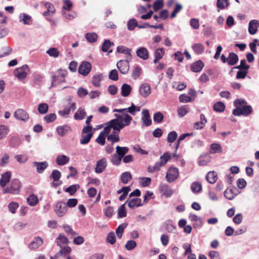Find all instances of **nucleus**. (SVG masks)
Instances as JSON below:
<instances>
[{"label":"nucleus","instance_id":"1","mask_svg":"<svg viewBox=\"0 0 259 259\" xmlns=\"http://www.w3.org/2000/svg\"><path fill=\"white\" fill-rule=\"evenodd\" d=\"M115 118L111 119L107 122V125L104 128V130L101 133H103L104 135H108L110 133L111 128L113 131L120 132V131L125 127L123 124H120L118 119L120 118L119 116L115 115Z\"/></svg>","mask_w":259,"mask_h":259},{"label":"nucleus","instance_id":"2","mask_svg":"<svg viewBox=\"0 0 259 259\" xmlns=\"http://www.w3.org/2000/svg\"><path fill=\"white\" fill-rule=\"evenodd\" d=\"M170 157V153L168 152L164 153L163 155L160 157L159 161L156 162L154 166L150 165L148 167V171L153 172L160 170V167L165 165Z\"/></svg>","mask_w":259,"mask_h":259},{"label":"nucleus","instance_id":"3","mask_svg":"<svg viewBox=\"0 0 259 259\" xmlns=\"http://www.w3.org/2000/svg\"><path fill=\"white\" fill-rule=\"evenodd\" d=\"M113 112H118L122 114H114V116L115 117V115L119 116L120 118L118 119L119 122L120 124H123V125H125V126H128L131 121L133 119V118L131 116H130L129 114H128L126 112V108H123V109H114L113 110Z\"/></svg>","mask_w":259,"mask_h":259},{"label":"nucleus","instance_id":"4","mask_svg":"<svg viewBox=\"0 0 259 259\" xmlns=\"http://www.w3.org/2000/svg\"><path fill=\"white\" fill-rule=\"evenodd\" d=\"M22 184L20 181L17 179H13L9 186L4 190V193H11L12 194H18L20 192Z\"/></svg>","mask_w":259,"mask_h":259},{"label":"nucleus","instance_id":"5","mask_svg":"<svg viewBox=\"0 0 259 259\" xmlns=\"http://www.w3.org/2000/svg\"><path fill=\"white\" fill-rule=\"evenodd\" d=\"M67 73L66 71L62 69L59 70L55 74H53L52 76V87H55L57 85L65 82V77Z\"/></svg>","mask_w":259,"mask_h":259},{"label":"nucleus","instance_id":"6","mask_svg":"<svg viewBox=\"0 0 259 259\" xmlns=\"http://www.w3.org/2000/svg\"><path fill=\"white\" fill-rule=\"evenodd\" d=\"M29 66L25 64L22 66L16 68L14 72V75L20 80L25 78L27 75V72L29 71Z\"/></svg>","mask_w":259,"mask_h":259},{"label":"nucleus","instance_id":"7","mask_svg":"<svg viewBox=\"0 0 259 259\" xmlns=\"http://www.w3.org/2000/svg\"><path fill=\"white\" fill-rule=\"evenodd\" d=\"M252 112V109L251 106L246 105L243 106L242 108H235L233 110V114L235 116H248Z\"/></svg>","mask_w":259,"mask_h":259},{"label":"nucleus","instance_id":"8","mask_svg":"<svg viewBox=\"0 0 259 259\" xmlns=\"http://www.w3.org/2000/svg\"><path fill=\"white\" fill-rule=\"evenodd\" d=\"M68 210L66 203L60 201L58 202L55 207V211L59 217H63Z\"/></svg>","mask_w":259,"mask_h":259},{"label":"nucleus","instance_id":"9","mask_svg":"<svg viewBox=\"0 0 259 259\" xmlns=\"http://www.w3.org/2000/svg\"><path fill=\"white\" fill-rule=\"evenodd\" d=\"M14 117L19 120L26 122L29 119V116L27 112L22 109H18L15 111L14 114Z\"/></svg>","mask_w":259,"mask_h":259},{"label":"nucleus","instance_id":"10","mask_svg":"<svg viewBox=\"0 0 259 259\" xmlns=\"http://www.w3.org/2000/svg\"><path fill=\"white\" fill-rule=\"evenodd\" d=\"M91 68V64L88 61H84L80 65L78 68V72L83 76H86L90 72Z\"/></svg>","mask_w":259,"mask_h":259},{"label":"nucleus","instance_id":"11","mask_svg":"<svg viewBox=\"0 0 259 259\" xmlns=\"http://www.w3.org/2000/svg\"><path fill=\"white\" fill-rule=\"evenodd\" d=\"M117 67L121 73L126 74L130 68L128 61L126 60H121L117 62Z\"/></svg>","mask_w":259,"mask_h":259},{"label":"nucleus","instance_id":"12","mask_svg":"<svg viewBox=\"0 0 259 259\" xmlns=\"http://www.w3.org/2000/svg\"><path fill=\"white\" fill-rule=\"evenodd\" d=\"M159 190L162 195L167 198L170 197L174 193L171 188L167 184L163 183L160 184Z\"/></svg>","mask_w":259,"mask_h":259},{"label":"nucleus","instance_id":"13","mask_svg":"<svg viewBox=\"0 0 259 259\" xmlns=\"http://www.w3.org/2000/svg\"><path fill=\"white\" fill-rule=\"evenodd\" d=\"M179 171L178 168L176 167H171L169 169L166 179L169 183H172L175 181L178 177Z\"/></svg>","mask_w":259,"mask_h":259},{"label":"nucleus","instance_id":"14","mask_svg":"<svg viewBox=\"0 0 259 259\" xmlns=\"http://www.w3.org/2000/svg\"><path fill=\"white\" fill-rule=\"evenodd\" d=\"M107 166V160L105 158H102L97 162L95 172L97 174L102 172Z\"/></svg>","mask_w":259,"mask_h":259},{"label":"nucleus","instance_id":"15","mask_svg":"<svg viewBox=\"0 0 259 259\" xmlns=\"http://www.w3.org/2000/svg\"><path fill=\"white\" fill-rule=\"evenodd\" d=\"M142 121L146 126H149L152 124V120L150 118L149 112L148 109H143L142 112Z\"/></svg>","mask_w":259,"mask_h":259},{"label":"nucleus","instance_id":"16","mask_svg":"<svg viewBox=\"0 0 259 259\" xmlns=\"http://www.w3.org/2000/svg\"><path fill=\"white\" fill-rule=\"evenodd\" d=\"M44 241L42 238L37 236L34 238L29 244L28 247L29 249L34 250L38 248L39 246L42 245Z\"/></svg>","mask_w":259,"mask_h":259},{"label":"nucleus","instance_id":"17","mask_svg":"<svg viewBox=\"0 0 259 259\" xmlns=\"http://www.w3.org/2000/svg\"><path fill=\"white\" fill-rule=\"evenodd\" d=\"M139 93L142 97H147L151 93L150 86L147 83L142 84L139 88Z\"/></svg>","mask_w":259,"mask_h":259},{"label":"nucleus","instance_id":"18","mask_svg":"<svg viewBox=\"0 0 259 259\" xmlns=\"http://www.w3.org/2000/svg\"><path fill=\"white\" fill-rule=\"evenodd\" d=\"M11 177V172L9 171H7L3 174L0 179V186L2 188L5 187L8 183L10 182Z\"/></svg>","mask_w":259,"mask_h":259},{"label":"nucleus","instance_id":"19","mask_svg":"<svg viewBox=\"0 0 259 259\" xmlns=\"http://www.w3.org/2000/svg\"><path fill=\"white\" fill-rule=\"evenodd\" d=\"M136 54L138 57L143 60H147L149 57L148 51L145 47H140L137 49Z\"/></svg>","mask_w":259,"mask_h":259},{"label":"nucleus","instance_id":"20","mask_svg":"<svg viewBox=\"0 0 259 259\" xmlns=\"http://www.w3.org/2000/svg\"><path fill=\"white\" fill-rule=\"evenodd\" d=\"M71 127L67 124L59 126L56 128L57 134L61 137L64 136L68 132H71Z\"/></svg>","mask_w":259,"mask_h":259},{"label":"nucleus","instance_id":"21","mask_svg":"<svg viewBox=\"0 0 259 259\" xmlns=\"http://www.w3.org/2000/svg\"><path fill=\"white\" fill-rule=\"evenodd\" d=\"M204 64L201 60H198L192 64L191 65V70L194 72H199L203 69Z\"/></svg>","mask_w":259,"mask_h":259},{"label":"nucleus","instance_id":"22","mask_svg":"<svg viewBox=\"0 0 259 259\" xmlns=\"http://www.w3.org/2000/svg\"><path fill=\"white\" fill-rule=\"evenodd\" d=\"M33 165L36 167L37 172L42 173L48 167V163L46 161L34 162Z\"/></svg>","mask_w":259,"mask_h":259},{"label":"nucleus","instance_id":"23","mask_svg":"<svg viewBox=\"0 0 259 259\" xmlns=\"http://www.w3.org/2000/svg\"><path fill=\"white\" fill-rule=\"evenodd\" d=\"M119 133L120 132H117L116 131V132L113 131L112 134L107 136V141L111 142L112 145H113L114 143L119 142L120 140V138L119 136Z\"/></svg>","mask_w":259,"mask_h":259},{"label":"nucleus","instance_id":"24","mask_svg":"<svg viewBox=\"0 0 259 259\" xmlns=\"http://www.w3.org/2000/svg\"><path fill=\"white\" fill-rule=\"evenodd\" d=\"M45 6L47 9V10L44 12V16H52L55 13V9L53 5L50 2H46L45 4Z\"/></svg>","mask_w":259,"mask_h":259},{"label":"nucleus","instance_id":"25","mask_svg":"<svg viewBox=\"0 0 259 259\" xmlns=\"http://www.w3.org/2000/svg\"><path fill=\"white\" fill-rule=\"evenodd\" d=\"M69 160V157L65 155H59L56 159V162L59 165H64L68 163Z\"/></svg>","mask_w":259,"mask_h":259},{"label":"nucleus","instance_id":"26","mask_svg":"<svg viewBox=\"0 0 259 259\" xmlns=\"http://www.w3.org/2000/svg\"><path fill=\"white\" fill-rule=\"evenodd\" d=\"M19 18V21L25 25H30L32 21L31 17L25 13H21Z\"/></svg>","mask_w":259,"mask_h":259},{"label":"nucleus","instance_id":"27","mask_svg":"<svg viewBox=\"0 0 259 259\" xmlns=\"http://www.w3.org/2000/svg\"><path fill=\"white\" fill-rule=\"evenodd\" d=\"M258 24V21L256 20H252L249 22L248 25V32L250 34L253 35L256 33L257 30L256 25Z\"/></svg>","mask_w":259,"mask_h":259},{"label":"nucleus","instance_id":"28","mask_svg":"<svg viewBox=\"0 0 259 259\" xmlns=\"http://www.w3.org/2000/svg\"><path fill=\"white\" fill-rule=\"evenodd\" d=\"M239 58L238 55L233 52L229 53L228 59V64L231 66L235 65L238 61Z\"/></svg>","mask_w":259,"mask_h":259},{"label":"nucleus","instance_id":"29","mask_svg":"<svg viewBox=\"0 0 259 259\" xmlns=\"http://www.w3.org/2000/svg\"><path fill=\"white\" fill-rule=\"evenodd\" d=\"M164 54V52L163 48H158L156 49L154 53V63L156 64L159 60L162 59Z\"/></svg>","mask_w":259,"mask_h":259},{"label":"nucleus","instance_id":"30","mask_svg":"<svg viewBox=\"0 0 259 259\" xmlns=\"http://www.w3.org/2000/svg\"><path fill=\"white\" fill-rule=\"evenodd\" d=\"M132 91V87L127 83H124L121 87V94L123 97H127Z\"/></svg>","mask_w":259,"mask_h":259},{"label":"nucleus","instance_id":"31","mask_svg":"<svg viewBox=\"0 0 259 259\" xmlns=\"http://www.w3.org/2000/svg\"><path fill=\"white\" fill-rule=\"evenodd\" d=\"M128 206L130 208H134V207H139L142 205L141 203V199L139 198H133L129 201H126Z\"/></svg>","mask_w":259,"mask_h":259},{"label":"nucleus","instance_id":"32","mask_svg":"<svg viewBox=\"0 0 259 259\" xmlns=\"http://www.w3.org/2000/svg\"><path fill=\"white\" fill-rule=\"evenodd\" d=\"M205 179L210 184H214L217 180V174L214 171H209L206 175Z\"/></svg>","mask_w":259,"mask_h":259},{"label":"nucleus","instance_id":"33","mask_svg":"<svg viewBox=\"0 0 259 259\" xmlns=\"http://www.w3.org/2000/svg\"><path fill=\"white\" fill-rule=\"evenodd\" d=\"M128 148L126 147H120L119 146H117L116 147V154L121 158H123L128 152Z\"/></svg>","mask_w":259,"mask_h":259},{"label":"nucleus","instance_id":"34","mask_svg":"<svg viewBox=\"0 0 259 259\" xmlns=\"http://www.w3.org/2000/svg\"><path fill=\"white\" fill-rule=\"evenodd\" d=\"M103 75L102 73L96 74L92 77V83L96 87H99L101 85V81L102 79Z\"/></svg>","mask_w":259,"mask_h":259},{"label":"nucleus","instance_id":"35","mask_svg":"<svg viewBox=\"0 0 259 259\" xmlns=\"http://www.w3.org/2000/svg\"><path fill=\"white\" fill-rule=\"evenodd\" d=\"M120 179L123 184H126L132 179V176L129 171H126L121 174Z\"/></svg>","mask_w":259,"mask_h":259},{"label":"nucleus","instance_id":"36","mask_svg":"<svg viewBox=\"0 0 259 259\" xmlns=\"http://www.w3.org/2000/svg\"><path fill=\"white\" fill-rule=\"evenodd\" d=\"M56 242L58 246H60V247H62V246L64 245H66L68 243V240L65 236L64 235L60 234L57 238Z\"/></svg>","mask_w":259,"mask_h":259},{"label":"nucleus","instance_id":"37","mask_svg":"<svg viewBox=\"0 0 259 259\" xmlns=\"http://www.w3.org/2000/svg\"><path fill=\"white\" fill-rule=\"evenodd\" d=\"M127 226V223H122L116 229L115 233L118 238L120 239L122 237L124 230Z\"/></svg>","mask_w":259,"mask_h":259},{"label":"nucleus","instance_id":"38","mask_svg":"<svg viewBox=\"0 0 259 259\" xmlns=\"http://www.w3.org/2000/svg\"><path fill=\"white\" fill-rule=\"evenodd\" d=\"M86 112L84 109L79 108L74 114V118L75 120H82L84 118Z\"/></svg>","mask_w":259,"mask_h":259},{"label":"nucleus","instance_id":"39","mask_svg":"<svg viewBox=\"0 0 259 259\" xmlns=\"http://www.w3.org/2000/svg\"><path fill=\"white\" fill-rule=\"evenodd\" d=\"M191 189L193 193H199L202 191V185L199 182H193L191 185Z\"/></svg>","mask_w":259,"mask_h":259},{"label":"nucleus","instance_id":"40","mask_svg":"<svg viewBox=\"0 0 259 259\" xmlns=\"http://www.w3.org/2000/svg\"><path fill=\"white\" fill-rule=\"evenodd\" d=\"M132 50L124 46H119L116 48V52L119 53L123 54L125 55L131 56V52Z\"/></svg>","mask_w":259,"mask_h":259},{"label":"nucleus","instance_id":"41","mask_svg":"<svg viewBox=\"0 0 259 259\" xmlns=\"http://www.w3.org/2000/svg\"><path fill=\"white\" fill-rule=\"evenodd\" d=\"M93 133H89L88 134H84L81 133V139L80 143L82 145L87 144L90 141L92 136Z\"/></svg>","mask_w":259,"mask_h":259},{"label":"nucleus","instance_id":"42","mask_svg":"<svg viewBox=\"0 0 259 259\" xmlns=\"http://www.w3.org/2000/svg\"><path fill=\"white\" fill-rule=\"evenodd\" d=\"M192 48L194 52L198 55L201 54L204 50V46L201 44L199 43L194 44L192 46Z\"/></svg>","mask_w":259,"mask_h":259},{"label":"nucleus","instance_id":"43","mask_svg":"<svg viewBox=\"0 0 259 259\" xmlns=\"http://www.w3.org/2000/svg\"><path fill=\"white\" fill-rule=\"evenodd\" d=\"M222 152V147L220 144L218 143H213L211 144L209 150V153L214 154Z\"/></svg>","mask_w":259,"mask_h":259},{"label":"nucleus","instance_id":"44","mask_svg":"<svg viewBox=\"0 0 259 259\" xmlns=\"http://www.w3.org/2000/svg\"><path fill=\"white\" fill-rule=\"evenodd\" d=\"M27 202L30 206H35L38 202V198L34 194H31L27 198Z\"/></svg>","mask_w":259,"mask_h":259},{"label":"nucleus","instance_id":"45","mask_svg":"<svg viewBox=\"0 0 259 259\" xmlns=\"http://www.w3.org/2000/svg\"><path fill=\"white\" fill-rule=\"evenodd\" d=\"M125 203L122 204L118 209L117 218H123L126 216V211L125 206Z\"/></svg>","mask_w":259,"mask_h":259},{"label":"nucleus","instance_id":"46","mask_svg":"<svg viewBox=\"0 0 259 259\" xmlns=\"http://www.w3.org/2000/svg\"><path fill=\"white\" fill-rule=\"evenodd\" d=\"M225 109V105L223 102L219 101L213 105V110L218 112H222Z\"/></svg>","mask_w":259,"mask_h":259},{"label":"nucleus","instance_id":"47","mask_svg":"<svg viewBox=\"0 0 259 259\" xmlns=\"http://www.w3.org/2000/svg\"><path fill=\"white\" fill-rule=\"evenodd\" d=\"M85 37L87 40L90 43L95 42L98 38V35L95 32L87 33Z\"/></svg>","mask_w":259,"mask_h":259},{"label":"nucleus","instance_id":"48","mask_svg":"<svg viewBox=\"0 0 259 259\" xmlns=\"http://www.w3.org/2000/svg\"><path fill=\"white\" fill-rule=\"evenodd\" d=\"M9 132L8 126L1 124L0 125V140L5 138Z\"/></svg>","mask_w":259,"mask_h":259},{"label":"nucleus","instance_id":"49","mask_svg":"<svg viewBox=\"0 0 259 259\" xmlns=\"http://www.w3.org/2000/svg\"><path fill=\"white\" fill-rule=\"evenodd\" d=\"M127 28L129 30H134L135 27H138V24L135 18L131 19L128 20L127 24Z\"/></svg>","mask_w":259,"mask_h":259},{"label":"nucleus","instance_id":"50","mask_svg":"<svg viewBox=\"0 0 259 259\" xmlns=\"http://www.w3.org/2000/svg\"><path fill=\"white\" fill-rule=\"evenodd\" d=\"M189 112V108L186 105H184L178 109V115L180 117H184Z\"/></svg>","mask_w":259,"mask_h":259},{"label":"nucleus","instance_id":"51","mask_svg":"<svg viewBox=\"0 0 259 259\" xmlns=\"http://www.w3.org/2000/svg\"><path fill=\"white\" fill-rule=\"evenodd\" d=\"M49 110V106L47 103H40L38 106V111L40 114H45Z\"/></svg>","mask_w":259,"mask_h":259},{"label":"nucleus","instance_id":"52","mask_svg":"<svg viewBox=\"0 0 259 259\" xmlns=\"http://www.w3.org/2000/svg\"><path fill=\"white\" fill-rule=\"evenodd\" d=\"M79 188V186L77 184L72 185L65 189V191L69 193L70 195H73L76 193Z\"/></svg>","mask_w":259,"mask_h":259},{"label":"nucleus","instance_id":"53","mask_svg":"<svg viewBox=\"0 0 259 259\" xmlns=\"http://www.w3.org/2000/svg\"><path fill=\"white\" fill-rule=\"evenodd\" d=\"M122 159V158L115 153L111 155V161L114 165H118L120 164Z\"/></svg>","mask_w":259,"mask_h":259},{"label":"nucleus","instance_id":"54","mask_svg":"<svg viewBox=\"0 0 259 259\" xmlns=\"http://www.w3.org/2000/svg\"><path fill=\"white\" fill-rule=\"evenodd\" d=\"M178 137V134L175 131H172L168 133L167 141L168 143H172L175 141Z\"/></svg>","mask_w":259,"mask_h":259},{"label":"nucleus","instance_id":"55","mask_svg":"<svg viewBox=\"0 0 259 259\" xmlns=\"http://www.w3.org/2000/svg\"><path fill=\"white\" fill-rule=\"evenodd\" d=\"M50 56L57 58L59 55V52L56 48H51L47 51L46 52Z\"/></svg>","mask_w":259,"mask_h":259},{"label":"nucleus","instance_id":"56","mask_svg":"<svg viewBox=\"0 0 259 259\" xmlns=\"http://www.w3.org/2000/svg\"><path fill=\"white\" fill-rule=\"evenodd\" d=\"M142 72L141 68L139 66H135L133 70L132 77L134 79H137L140 75Z\"/></svg>","mask_w":259,"mask_h":259},{"label":"nucleus","instance_id":"57","mask_svg":"<svg viewBox=\"0 0 259 259\" xmlns=\"http://www.w3.org/2000/svg\"><path fill=\"white\" fill-rule=\"evenodd\" d=\"M12 49L9 47H5L0 51V58L7 56L12 53Z\"/></svg>","mask_w":259,"mask_h":259},{"label":"nucleus","instance_id":"58","mask_svg":"<svg viewBox=\"0 0 259 259\" xmlns=\"http://www.w3.org/2000/svg\"><path fill=\"white\" fill-rule=\"evenodd\" d=\"M229 5V0H217V6L220 9H224Z\"/></svg>","mask_w":259,"mask_h":259},{"label":"nucleus","instance_id":"59","mask_svg":"<svg viewBox=\"0 0 259 259\" xmlns=\"http://www.w3.org/2000/svg\"><path fill=\"white\" fill-rule=\"evenodd\" d=\"M57 116L55 113L49 114L44 117V120L47 123H51L56 119Z\"/></svg>","mask_w":259,"mask_h":259},{"label":"nucleus","instance_id":"60","mask_svg":"<svg viewBox=\"0 0 259 259\" xmlns=\"http://www.w3.org/2000/svg\"><path fill=\"white\" fill-rule=\"evenodd\" d=\"M114 45L113 42H111L108 39H105L102 46V51L104 52H106L109 50V48L112 46Z\"/></svg>","mask_w":259,"mask_h":259},{"label":"nucleus","instance_id":"61","mask_svg":"<svg viewBox=\"0 0 259 259\" xmlns=\"http://www.w3.org/2000/svg\"><path fill=\"white\" fill-rule=\"evenodd\" d=\"M163 115L160 112H157L154 114L153 120L156 123H161L163 120Z\"/></svg>","mask_w":259,"mask_h":259},{"label":"nucleus","instance_id":"62","mask_svg":"<svg viewBox=\"0 0 259 259\" xmlns=\"http://www.w3.org/2000/svg\"><path fill=\"white\" fill-rule=\"evenodd\" d=\"M107 242L110 244H114L116 242V237L113 232H110L107 236Z\"/></svg>","mask_w":259,"mask_h":259},{"label":"nucleus","instance_id":"63","mask_svg":"<svg viewBox=\"0 0 259 259\" xmlns=\"http://www.w3.org/2000/svg\"><path fill=\"white\" fill-rule=\"evenodd\" d=\"M50 177L52 178L54 181H58L61 177L60 171L57 169L53 170Z\"/></svg>","mask_w":259,"mask_h":259},{"label":"nucleus","instance_id":"64","mask_svg":"<svg viewBox=\"0 0 259 259\" xmlns=\"http://www.w3.org/2000/svg\"><path fill=\"white\" fill-rule=\"evenodd\" d=\"M163 6V0H157L153 5V8L155 11H157Z\"/></svg>","mask_w":259,"mask_h":259}]
</instances>
